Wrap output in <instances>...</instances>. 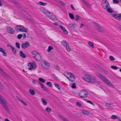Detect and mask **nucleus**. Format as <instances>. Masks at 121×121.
Returning <instances> with one entry per match:
<instances>
[{
  "label": "nucleus",
  "mask_w": 121,
  "mask_h": 121,
  "mask_svg": "<svg viewBox=\"0 0 121 121\" xmlns=\"http://www.w3.org/2000/svg\"><path fill=\"white\" fill-rule=\"evenodd\" d=\"M22 35H23V36L24 38H25L26 37V36L25 34L23 33Z\"/></svg>",
  "instance_id": "13d9d810"
},
{
  "label": "nucleus",
  "mask_w": 121,
  "mask_h": 121,
  "mask_svg": "<svg viewBox=\"0 0 121 121\" xmlns=\"http://www.w3.org/2000/svg\"><path fill=\"white\" fill-rule=\"evenodd\" d=\"M89 45L92 48H94V44L92 43L91 42H88Z\"/></svg>",
  "instance_id": "473e14b6"
},
{
  "label": "nucleus",
  "mask_w": 121,
  "mask_h": 121,
  "mask_svg": "<svg viewBox=\"0 0 121 121\" xmlns=\"http://www.w3.org/2000/svg\"><path fill=\"white\" fill-rule=\"evenodd\" d=\"M38 4L39 5H42L43 6H45L47 4V3H43L41 1H40L39 2Z\"/></svg>",
  "instance_id": "c85d7f7f"
},
{
  "label": "nucleus",
  "mask_w": 121,
  "mask_h": 121,
  "mask_svg": "<svg viewBox=\"0 0 121 121\" xmlns=\"http://www.w3.org/2000/svg\"><path fill=\"white\" fill-rule=\"evenodd\" d=\"M41 100L43 104L44 105H46L47 104L46 100L43 98H42Z\"/></svg>",
  "instance_id": "b1692460"
},
{
  "label": "nucleus",
  "mask_w": 121,
  "mask_h": 121,
  "mask_svg": "<svg viewBox=\"0 0 121 121\" xmlns=\"http://www.w3.org/2000/svg\"><path fill=\"white\" fill-rule=\"evenodd\" d=\"M39 81L43 83H44L45 82V80L42 78H39Z\"/></svg>",
  "instance_id": "a19ab883"
},
{
  "label": "nucleus",
  "mask_w": 121,
  "mask_h": 121,
  "mask_svg": "<svg viewBox=\"0 0 121 121\" xmlns=\"http://www.w3.org/2000/svg\"><path fill=\"white\" fill-rule=\"evenodd\" d=\"M12 50L13 52V53L14 54H15L16 53V49L13 47L12 49Z\"/></svg>",
  "instance_id": "49530a36"
},
{
  "label": "nucleus",
  "mask_w": 121,
  "mask_h": 121,
  "mask_svg": "<svg viewBox=\"0 0 121 121\" xmlns=\"http://www.w3.org/2000/svg\"><path fill=\"white\" fill-rule=\"evenodd\" d=\"M88 94L87 92L85 90H82L80 91L78 94V95L80 97L85 98L88 96Z\"/></svg>",
  "instance_id": "39448f33"
},
{
  "label": "nucleus",
  "mask_w": 121,
  "mask_h": 121,
  "mask_svg": "<svg viewBox=\"0 0 121 121\" xmlns=\"http://www.w3.org/2000/svg\"><path fill=\"white\" fill-rule=\"evenodd\" d=\"M7 30V32L11 34H14L15 31L11 27H6Z\"/></svg>",
  "instance_id": "2eb2a0df"
},
{
  "label": "nucleus",
  "mask_w": 121,
  "mask_h": 121,
  "mask_svg": "<svg viewBox=\"0 0 121 121\" xmlns=\"http://www.w3.org/2000/svg\"><path fill=\"white\" fill-rule=\"evenodd\" d=\"M118 121H121V119L120 117H118Z\"/></svg>",
  "instance_id": "69168bd1"
},
{
  "label": "nucleus",
  "mask_w": 121,
  "mask_h": 121,
  "mask_svg": "<svg viewBox=\"0 0 121 121\" xmlns=\"http://www.w3.org/2000/svg\"><path fill=\"white\" fill-rule=\"evenodd\" d=\"M39 84H40V86L41 85H42V84H43L41 82H39Z\"/></svg>",
  "instance_id": "e2e57ef3"
},
{
  "label": "nucleus",
  "mask_w": 121,
  "mask_h": 121,
  "mask_svg": "<svg viewBox=\"0 0 121 121\" xmlns=\"http://www.w3.org/2000/svg\"><path fill=\"white\" fill-rule=\"evenodd\" d=\"M54 24L56 25H58V23L57 22H55L54 23Z\"/></svg>",
  "instance_id": "774afa93"
},
{
  "label": "nucleus",
  "mask_w": 121,
  "mask_h": 121,
  "mask_svg": "<svg viewBox=\"0 0 121 121\" xmlns=\"http://www.w3.org/2000/svg\"><path fill=\"white\" fill-rule=\"evenodd\" d=\"M29 92L32 95H34L35 93V91L32 89H30L29 90Z\"/></svg>",
  "instance_id": "393cba45"
},
{
  "label": "nucleus",
  "mask_w": 121,
  "mask_h": 121,
  "mask_svg": "<svg viewBox=\"0 0 121 121\" xmlns=\"http://www.w3.org/2000/svg\"><path fill=\"white\" fill-rule=\"evenodd\" d=\"M60 27L63 30L64 33L65 34H68V31L65 29V28L62 26H60Z\"/></svg>",
  "instance_id": "a211bd4d"
},
{
  "label": "nucleus",
  "mask_w": 121,
  "mask_h": 121,
  "mask_svg": "<svg viewBox=\"0 0 121 121\" xmlns=\"http://www.w3.org/2000/svg\"><path fill=\"white\" fill-rule=\"evenodd\" d=\"M84 26V25L83 24H81V25L80 26V28H82V26Z\"/></svg>",
  "instance_id": "0e129e2a"
},
{
  "label": "nucleus",
  "mask_w": 121,
  "mask_h": 121,
  "mask_svg": "<svg viewBox=\"0 0 121 121\" xmlns=\"http://www.w3.org/2000/svg\"><path fill=\"white\" fill-rule=\"evenodd\" d=\"M4 121H10L8 119L6 118H5L4 120Z\"/></svg>",
  "instance_id": "680f3d73"
},
{
  "label": "nucleus",
  "mask_w": 121,
  "mask_h": 121,
  "mask_svg": "<svg viewBox=\"0 0 121 121\" xmlns=\"http://www.w3.org/2000/svg\"><path fill=\"white\" fill-rule=\"evenodd\" d=\"M15 29L17 32L20 31L25 32H27L28 31L27 29L25 28L22 25H17L15 27Z\"/></svg>",
  "instance_id": "20e7f679"
},
{
  "label": "nucleus",
  "mask_w": 121,
  "mask_h": 121,
  "mask_svg": "<svg viewBox=\"0 0 121 121\" xmlns=\"http://www.w3.org/2000/svg\"><path fill=\"white\" fill-rule=\"evenodd\" d=\"M67 74L69 76V77H66L71 82H73L75 80V77L73 74L71 73H67Z\"/></svg>",
  "instance_id": "0eeeda50"
},
{
  "label": "nucleus",
  "mask_w": 121,
  "mask_h": 121,
  "mask_svg": "<svg viewBox=\"0 0 121 121\" xmlns=\"http://www.w3.org/2000/svg\"><path fill=\"white\" fill-rule=\"evenodd\" d=\"M59 2L60 4H61L63 6H65L66 5L65 4L61 1L60 0L59 1Z\"/></svg>",
  "instance_id": "a18cd8bd"
},
{
  "label": "nucleus",
  "mask_w": 121,
  "mask_h": 121,
  "mask_svg": "<svg viewBox=\"0 0 121 121\" xmlns=\"http://www.w3.org/2000/svg\"><path fill=\"white\" fill-rule=\"evenodd\" d=\"M46 110L48 113H50L51 111V109L50 108L48 107L46 108Z\"/></svg>",
  "instance_id": "f704fd0d"
},
{
  "label": "nucleus",
  "mask_w": 121,
  "mask_h": 121,
  "mask_svg": "<svg viewBox=\"0 0 121 121\" xmlns=\"http://www.w3.org/2000/svg\"><path fill=\"white\" fill-rule=\"evenodd\" d=\"M16 45V47L18 48L19 49L20 48V44L17 42H16L15 43Z\"/></svg>",
  "instance_id": "ea45409f"
},
{
  "label": "nucleus",
  "mask_w": 121,
  "mask_h": 121,
  "mask_svg": "<svg viewBox=\"0 0 121 121\" xmlns=\"http://www.w3.org/2000/svg\"><path fill=\"white\" fill-rule=\"evenodd\" d=\"M20 56L23 58H25L26 57V55L22 51H20Z\"/></svg>",
  "instance_id": "412c9836"
},
{
  "label": "nucleus",
  "mask_w": 121,
  "mask_h": 121,
  "mask_svg": "<svg viewBox=\"0 0 121 121\" xmlns=\"http://www.w3.org/2000/svg\"><path fill=\"white\" fill-rule=\"evenodd\" d=\"M76 105L78 107H81V104L79 102H78L76 103Z\"/></svg>",
  "instance_id": "603ef678"
},
{
  "label": "nucleus",
  "mask_w": 121,
  "mask_h": 121,
  "mask_svg": "<svg viewBox=\"0 0 121 121\" xmlns=\"http://www.w3.org/2000/svg\"><path fill=\"white\" fill-rule=\"evenodd\" d=\"M35 80H33L32 81V83L33 84H35Z\"/></svg>",
  "instance_id": "338daca9"
},
{
  "label": "nucleus",
  "mask_w": 121,
  "mask_h": 121,
  "mask_svg": "<svg viewBox=\"0 0 121 121\" xmlns=\"http://www.w3.org/2000/svg\"><path fill=\"white\" fill-rule=\"evenodd\" d=\"M105 106L108 108L109 109H111L114 108L115 105L113 104L112 103H106L105 104Z\"/></svg>",
  "instance_id": "f8f14e48"
},
{
  "label": "nucleus",
  "mask_w": 121,
  "mask_h": 121,
  "mask_svg": "<svg viewBox=\"0 0 121 121\" xmlns=\"http://www.w3.org/2000/svg\"><path fill=\"white\" fill-rule=\"evenodd\" d=\"M102 5L103 8L105 9H107L109 6V4L106 0L103 1Z\"/></svg>",
  "instance_id": "6e6552de"
},
{
  "label": "nucleus",
  "mask_w": 121,
  "mask_h": 121,
  "mask_svg": "<svg viewBox=\"0 0 121 121\" xmlns=\"http://www.w3.org/2000/svg\"><path fill=\"white\" fill-rule=\"evenodd\" d=\"M48 17H49L50 19H51L52 20H56V18L55 16L54 15H52L51 16H50L47 15V16Z\"/></svg>",
  "instance_id": "5701e85b"
},
{
  "label": "nucleus",
  "mask_w": 121,
  "mask_h": 121,
  "mask_svg": "<svg viewBox=\"0 0 121 121\" xmlns=\"http://www.w3.org/2000/svg\"><path fill=\"white\" fill-rule=\"evenodd\" d=\"M107 11L108 12L110 13H112L113 12V11L112 9L110 8H108L107 9Z\"/></svg>",
  "instance_id": "c756f323"
},
{
  "label": "nucleus",
  "mask_w": 121,
  "mask_h": 121,
  "mask_svg": "<svg viewBox=\"0 0 121 121\" xmlns=\"http://www.w3.org/2000/svg\"><path fill=\"white\" fill-rule=\"evenodd\" d=\"M112 15L114 18L117 20H121V14H112Z\"/></svg>",
  "instance_id": "4468645a"
},
{
  "label": "nucleus",
  "mask_w": 121,
  "mask_h": 121,
  "mask_svg": "<svg viewBox=\"0 0 121 121\" xmlns=\"http://www.w3.org/2000/svg\"><path fill=\"white\" fill-rule=\"evenodd\" d=\"M17 99L20 102L22 103L25 106L27 105V104H26V103L25 102L21 99L18 98Z\"/></svg>",
  "instance_id": "cd10ccee"
},
{
  "label": "nucleus",
  "mask_w": 121,
  "mask_h": 121,
  "mask_svg": "<svg viewBox=\"0 0 121 121\" xmlns=\"http://www.w3.org/2000/svg\"><path fill=\"white\" fill-rule=\"evenodd\" d=\"M42 66L44 69H48L50 66L49 63L45 60L43 61L42 64Z\"/></svg>",
  "instance_id": "423d86ee"
},
{
  "label": "nucleus",
  "mask_w": 121,
  "mask_h": 121,
  "mask_svg": "<svg viewBox=\"0 0 121 121\" xmlns=\"http://www.w3.org/2000/svg\"><path fill=\"white\" fill-rule=\"evenodd\" d=\"M33 57L36 60L40 61L41 60V57L39 54L36 51H33L31 52Z\"/></svg>",
  "instance_id": "7ed1b4c3"
},
{
  "label": "nucleus",
  "mask_w": 121,
  "mask_h": 121,
  "mask_svg": "<svg viewBox=\"0 0 121 121\" xmlns=\"http://www.w3.org/2000/svg\"><path fill=\"white\" fill-rule=\"evenodd\" d=\"M61 43L62 45L65 46V47H66L67 45L69 44L67 42L64 40H62L61 42Z\"/></svg>",
  "instance_id": "aec40b11"
},
{
  "label": "nucleus",
  "mask_w": 121,
  "mask_h": 121,
  "mask_svg": "<svg viewBox=\"0 0 121 121\" xmlns=\"http://www.w3.org/2000/svg\"><path fill=\"white\" fill-rule=\"evenodd\" d=\"M69 16L70 18L72 19H74V17L72 13H69Z\"/></svg>",
  "instance_id": "c9c22d12"
},
{
  "label": "nucleus",
  "mask_w": 121,
  "mask_h": 121,
  "mask_svg": "<svg viewBox=\"0 0 121 121\" xmlns=\"http://www.w3.org/2000/svg\"><path fill=\"white\" fill-rule=\"evenodd\" d=\"M117 26L119 29L121 31V26L119 24H118L117 25Z\"/></svg>",
  "instance_id": "4d7b16f0"
},
{
  "label": "nucleus",
  "mask_w": 121,
  "mask_h": 121,
  "mask_svg": "<svg viewBox=\"0 0 121 121\" xmlns=\"http://www.w3.org/2000/svg\"><path fill=\"white\" fill-rule=\"evenodd\" d=\"M80 17L78 15H76L75 17V20L76 21H78L80 19Z\"/></svg>",
  "instance_id": "2f4dec72"
},
{
  "label": "nucleus",
  "mask_w": 121,
  "mask_h": 121,
  "mask_svg": "<svg viewBox=\"0 0 121 121\" xmlns=\"http://www.w3.org/2000/svg\"><path fill=\"white\" fill-rule=\"evenodd\" d=\"M111 119H118V117L117 116L114 115H112L111 116Z\"/></svg>",
  "instance_id": "72a5a7b5"
},
{
  "label": "nucleus",
  "mask_w": 121,
  "mask_h": 121,
  "mask_svg": "<svg viewBox=\"0 0 121 121\" xmlns=\"http://www.w3.org/2000/svg\"><path fill=\"white\" fill-rule=\"evenodd\" d=\"M28 65L30 67L28 68L29 70H31L32 69H35L36 68V63L35 62H33L32 63H29Z\"/></svg>",
  "instance_id": "1a4fd4ad"
},
{
  "label": "nucleus",
  "mask_w": 121,
  "mask_h": 121,
  "mask_svg": "<svg viewBox=\"0 0 121 121\" xmlns=\"http://www.w3.org/2000/svg\"><path fill=\"white\" fill-rule=\"evenodd\" d=\"M97 76L99 77L105 83L108 85L113 88L114 86L113 85L109 82V80L106 78L99 73H96Z\"/></svg>",
  "instance_id": "f03ea898"
},
{
  "label": "nucleus",
  "mask_w": 121,
  "mask_h": 121,
  "mask_svg": "<svg viewBox=\"0 0 121 121\" xmlns=\"http://www.w3.org/2000/svg\"><path fill=\"white\" fill-rule=\"evenodd\" d=\"M54 84L56 87H57L59 90H60V87L58 84L55 83H54Z\"/></svg>",
  "instance_id": "09e8293b"
},
{
  "label": "nucleus",
  "mask_w": 121,
  "mask_h": 121,
  "mask_svg": "<svg viewBox=\"0 0 121 121\" xmlns=\"http://www.w3.org/2000/svg\"><path fill=\"white\" fill-rule=\"evenodd\" d=\"M83 79L87 82L91 83H94L96 82L100 84V82L97 81L96 78L94 76L91 75H86L83 77Z\"/></svg>",
  "instance_id": "f257e3e1"
},
{
  "label": "nucleus",
  "mask_w": 121,
  "mask_h": 121,
  "mask_svg": "<svg viewBox=\"0 0 121 121\" xmlns=\"http://www.w3.org/2000/svg\"><path fill=\"white\" fill-rule=\"evenodd\" d=\"M12 2L17 7L18 6V4L16 1L14 0H13L12 1Z\"/></svg>",
  "instance_id": "e433bc0d"
},
{
  "label": "nucleus",
  "mask_w": 121,
  "mask_h": 121,
  "mask_svg": "<svg viewBox=\"0 0 121 121\" xmlns=\"http://www.w3.org/2000/svg\"><path fill=\"white\" fill-rule=\"evenodd\" d=\"M0 73L4 75V74L5 75H6L4 73V72L0 68Z\"/></svg>",
  "instance_id": "864d4df0"
},
{
  "label": "nucleus",
  "mask_w": 121,
  "mask_h": 121,
  "mask_svg": "<svg viewBox=\"0 0 121 121\" xmlns=\"http://www.w3.org/2000/svg\"><path fill=\"white\" fill-rule=\"evenodd\" d=\"M60 116L64 121H69L67 119L61 115H60Z\"/></svg>",
  "instance_id": "7c9ffc66"
},
{
  "label": "nucleus",
  "mask_w": 121,
  "mask_h": 121,
  "mask_svg": "<svg viewBox=\"0 0 121 121\" xmlns=\"http://www.w3.org/2000/svg\"><path fill=\"white\" fill-rule=\"evenodd\" d=\"M109 58L110 60H115V58L112 56H110Z\"/></svg>",
  "instance_id": "8fccbe9b"
},
{
  "label": "nucleus",
  "mask_w": 121,
  "mask_h": 121,
  "mask_svg": "<svg viewBox=\"0 0 121 121\" xmlns=\"http://www.w3.org/2000/svg\"><path fill=\"white\" fill-rule=\"evenodd\" d=\"M0 103L2 106H4L7 104V102L6 100L1 95H0Z\"/></svg>",
  "instance_id": "9d476101"
},
{
  "label": "nucleus",
  "mask_w": 121,
  "mask_h": 121,
  "mask_svg": "<svg viewBox=\"0 0 121 121\" xmlns=\"http://www.w3.org/2000/svg\"><path fill=\"white\" fill-rule=\"evenodd\" d=\"M40 11L46 15L47 16L48 14H51V13L48 11L46 10L43 8L41 7L40 9Z\"/></svg>",
  "instance_id": "ddd939ff"
},
{
  "label": "nucleus",
  "mask_w": 121,
  "mask_h": 121,
  "mask_svg": "<svg viewBox=\"0 0 121 121\" xmlns=\"http://www.w3.org/2000/svg\"><path fill=\"white\" fill-rule=\"evenodd\" d=\"M0 51L3 53V55L4 56H6V53L5 52V51L2 48H0Z\"/></svg>",
  "instance_id": "f3484780"
},
{
  "label": "nucleus",
  "mask_w": 121,
  "mask_h": 121,
  "mask_svg": "<svg viewBox=\"0 0 121 121\" xmlns=\"http://www.w3.org/2000/svg\"><path fill=\"white\" fill-rule=\"evenodd\" d=\"M87 102L88 103H89L92 105H94L93 103L90 100H87Z\"/></svg>",
  "instance_id": "5fc2aeb1"
},
{
  "label": "nucleus",
  "mask_w": 121,
  "mask_h": 121,
  "mask_svg": "<svg viewBox=\"0 0 121 121\" xmlns=\"http://www.w3.org/2000/svg\"><path fill=\"white\" fill-rule=\"evenodd\" d=\"M23 36V35L21 34H19L17 36V38L19 39H21L22 37Z\"/></svg>",
  "instance_id": "58836bf2"
},
{
  "label": "nucleus",
  "mask_w": 121,
  "mask_h": 121,
  "mask_svg": "<svg viewBox=\"0 0 121 121\" xmlns=\"http://www.w3.org/2000/svg\"><path fill=\"white\" fill-rule=\"evenodd\" d=\"M54 67L55 69H56L59 70L60 69V68L59 67V66H58L57 65H54Z\"/></svg>",
  "instance_id": "37998d69"
},
{
  "label": "nucleus",
  "mask_w": 121,
  "mask_h": 121,
  "mask_svg": "<svg viewBox=\"0 0 121 121\" xmlns=\"http://www.w3.org/2000/svg\"><path fill=\"white\" fill-rule=\"evenodd\" d=\"M53 49V48L51 46H49L48 47V52H50L51 50Z\"/></svg>",
  "instance_id": "4c0bfd02"
},
{
  "label": "nucleus",
  "mask_w": 121,
  "mask_h": 121,
  "mask_svg": "<svg viewBox=\"0 0 121 121\" xmlns=\"http://www.w3.org/2000/svg\"><path fill=\"white\" fill-rule=\"evenodd\" d=\"M30 45L29 42L28 41H26L22 43L21 47L23 49H25L28 47Z\"/></svg>",
  "instance_id": "9b49d317"
},
{
  "label": "nucleus",
  "mask_w": 121,
  "mask_h": 121,
  "mask_svg": "<svg viewBox=\"0 0 121 121\" xmlns=\"http://www.w3.org/2000/svg\"><path fill=\"white\" fill-rule=\"evenodd\" d=\"M84 4L86 5L87 6H89V4L87 2L85 1H84Z\"/></svg>",
  "instance_id": "bf43d9fd"
},
{
  "label": "nucleus",
  "mask_w": 121,
  "mask_h": 121,
  "mask_svg": "<svg viewBox=\"0 0 121 121\" xmlns=\"http://www.w3.org/2000/svg\"><path fill=\"white\" fill-rule=\"evenodd\" d=\"M46 84L47 85L49 86L50 87H52V85L51 82H48L46 83Z\"/></svg>",
  "instance_id": "c03bdc74"
},
{
  "label": "nucleus",
  "mask_w": 121,
  "mask_h": 121,
  "mask_svg": "<svg viewBox=\"0 0 121 121\" xmlns=\"http://www.w3.org/2000/svg\"><path fill=\"white\" fill-rule=\"evenodd\" d=\"M71 87L73 89H74L76 88V86L75 83H73Z\"/></svg>",
  "instance_id": "de8ad7c7"
},
{
  "label": "nucleus",
  "mask_w": 121,
  "mask_h": 121,
  "mask_svg": "<svg viewBox=\"0 0 121 121\" xmlns=\"http://www.w3.org/2000/svg\"><path fill=\"white\" fill-rule=\"evenodd\" d=\"M6 112L8 113H10V111L8 107L6 105L3 106Z\"/></svg>",
  "instance_id": "4be33fe9"
},
{
  "label": "nucleus",
  "mask_w": 121,
  "mask_h": 121,
  "mask_svg": "<svg viewBox=\"0 0 121 121\" xmlns=\"http://www.w3.org/2000/svg\"><path fill=\"white\" fill-rule=\"evenodd\" d=\"M94 25L95 26V28L98 30L99 31H102V29L101 28V27L96 23H94Z\"/></svg>",
  "instance_id": "dca6fc26"
},
{
  "label": "nucleus",
  "mask_w": 121,
  "mask_h": 121,
  "mask_svg": "<svg viewBox=\"0 0 121 121\" xmlns=\"http://www.w3.org/2000/svg\"><path fill=\"white\" fill-rule=\"evenodd\" d=\"M69 26L71 27H74V25L73 24H69Z\"/></svg>",
  "instance_id": "6e6d98bb"
},
{
  "label": "nucleus",
  "mask_w": 121,
  "mask_h": 121,
  "mask_svg": "<svg viewBox=\"0 0 121 121\" xmlns=\"http://www.w3.org/2000/svg\"><path fill=\"white\" fill-rule=\"evenodd\" d=\"M71 7L72 9L73 10H75V9H74V7L73 6V5L72 4H71Z\"/></svg>",
  "instance_id": "052dcab7"
},
{
  "label": "nucleus",
  "mask_w": 121,
  "mask_h": 121,
  "mask_svg": "<svg viewBox=\"0 0 121 121\" xmlns=\"http://www.w3.org/2000/svg\"><path fill=\"white\" fill-rule=\"evenodd\" d=\"M113 2L115 4H118L119 2V1L117 0H113Z\"/></svg>",
  "instance_id": "3c124183"
},
{
  "label": "nucleus",
  "mask_w": 121,
  "mask_h": 121,
  "mask_svg": "<svg viewBox=\"0 0 121 121\" xmlns=\"http://www.w3.org/2000/svg\"><path fill=\"white\" fill-rule=\"evenodd\" d=\"M111 68L114 70H116L118 69L117 67L115 66H111Z\"/></svg>",
  "instance_id": "79ce46f5"
},
{
  "label": "nucleus",
  "mask_w": 121,
  "mask_h": 121,
  "mask_svg": "<svg viewBox=\"0 0 121 121\" xmlns=\"http://www.w3.org/2000/svg\"><path fill=\"white\" fill-rule=\"evenodd\" d=\"M41 86L44 91L47 92L49 91L48 89L43 84L41 85Z\"/></svg>",
  "instance_id": "6ab92c4d"
},
{
  "label": "nucleus",
  "mask_w": 121,
  "mask_h": 121,
  "mask_svg": "<svg viewBox=\"0 0 121 121\" xmlns=\"http://www.w3.org/2000/svg\"><path fill=\"white\" fill-rule=\"evenodd\" d=\"M65 47L67 51L68 52H69L71 51V49L69 46V44L68 45Z\"/></svg>",
  "instance_id": "bb28decb"
},
{
  "label": "nucleus",
  "mask_w": 121,
  "mask_h": 121,
  "mask_svg": "<svg viewBox=\"0 0 121 121\" xmlns=\"http://www.w3.org/2000/svg\"><path fill=\"white\" fill-rule=\"evenodd\" d=\"M82 112L83 113L86 115H87L89 113V111L86 110H83Z\"/></svg>",
  "instance_id": "a878e982"
}]
</instances>
